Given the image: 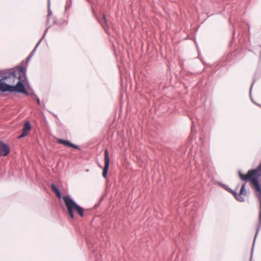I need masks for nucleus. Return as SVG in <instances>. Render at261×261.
Segmentation results:
<instances>
[{"mask_svg":"<svg viewBox=\"0 0 261 261\" xmlns=\"http://www.w3.org/2000/svg\"><path fill=\"white\" fill-rule=\"evenodd\" d=\"M63 199L67 208L68 213L71 219L74 218L73 212H76L81 217L84 216V209L76 203L69 196H64Z\"/></svg>","mask_w":261,"mask_h":261,"instance_id":"f03ea898","label":"nucleus"},{"mask_svg":"<svg viewBox=\"0 0 261 261\" xmlns=\"http://www.w3.org/2000/svg\"><path fill=\"white\" fill-rule=\"evenodd\" d=\"M57 142H58V143L61 144H63L66 146L72 147L73 148L77 149L79 150L80 149L79 147L77 145H74L67 140H65L63 139H60L58 140Z\"/></svg>","mask_w":261,"mask_h":261,"instance_id":"1a4fd4ad","label":"nucleus"},{"mask_svg":"<svg viewBox=\"0 0 261 261\" xmlns=\"http://www.w3.org/2000/svg\"><path fill=\"white\" fill-rule=\"evenodd\" d=\"M37 103H38V105H39V104H40V100H39V99H37Z\"/></svg>","mask_w":261,"mask_h":261,"instance_id":"f8f14e48","label":"nucleus"},{"mask_svg":"<svg viewBox=\"0 0 261 261\" xmlns=\"http://www.w3.org/2000/svg\"><path fill=\"white\" fill-rule=\"evenodd\" d=\"M10 152V148L6 144L0 142V156H6Z\"/></svg>","mask_w":261,"mask_h":261,"instance_id":"6e6552de","label":"nucleus"},{"mask_svg":"<svg viewBox=\"0 0 261 261\" xmlns=\"http://www.w3.org/2000/svg\"><path fill=\"white\" fill-rule=\"evenodd\" d=\"M102 27L106 29L107 28V22L106 20V15L103 14H102V18L101 20L99 21Z\"/></svg>","mask_w":261,"mask_h":261,"instance_id":"9b49d317","label":"nucleus"},{"mask_svg":"<svg viewBox=\"0 0 261 261\" xmlns=\"http://www.w3.org/2000/svg\"><path fill=\"white\" fill-rule=\"evenodd\" d=\"M239 176L243 181H249L250 185L256 192H261V164L255 169L248 171L246 174H244L241 171L238 173ZM259 222H261V200L259 214Z\"/></svg>","mask_w":261,"mask_h":261,"instance_id":"f257e3e1","label":"nucleus"},{"mask_svg":"<svg viewBox=\"0 0 261 261\" xmlns=\"http://www.w3.org/2000/svg\"><path fill=\"white\" fill-rule=\"evenodd\" d=\"M31 129V126L29 122H26L24 124L21 134L18 137L19 139L27 136Z\"/></svg>","mask_w":261,"mask_h":261,"instance_id":"0eeeda50","label":"nucleus"},{"mask_svg":"<svg viewBox=\"0 0 261 261\" xmlns=\"http://www.w3.org/2000/svg\"><path fill=\"white\" fill-rule=\"evenodd\" d=\"M104 162H105V166L103 168V172H102V175L103 176L106 178L107 176L109 168V164H110V159L109 156V152L107 149H106L105 150V159H104Z\"/></svg>","mask_w":261,"mask_h":261,"instance_id":"423d86ee","label":"nucleus"},{"mask_svg":"<svg viewBox=\"0 0 261 261\" xmlns=\"http://www.w3.org/2000/svg\"><path fill=\"white\" fill-rule=\"evenodd\" d=\"M246 183H244L241 188L240 191V193L238 194L235 191L230 190L229 192L231 193L234 197L240 202H243L244 201V198L243 197L246 196L247 195V192L245 190Z\"/></svg>","mask_w":261,"mask_h":261,"instance_id":"39448f33","label":"nucleus"},{"mask_svg":"<svg viewBox=\"0 0 261 261\" xmlns=\"http://www.w3.org/2000/svg\"><path fill=\"white\" fill-rule=\"evenodd\" d=\"M2 79H5V83L9 86H14L15 83L17 84L19 82L23 85L25 80L24 74L21 70L12 73L9 76H4Z\"/></svg>","mask_w":261,"mask_h":261,"instance_id":"20e7f679","label":"nucleus"},{"mask_svg":"<svg viewBox=\"0 0 261 261\" xmlns=\"http://www.w3.org/2000/svg\"><path fill=\"white\" fill-rule=\"evenodd\" d=\"M51 189L55 193L56 196L59 198H60L61 197V192H60L59 190L56 187V186L55 185L52 184L51 185Z\"/></svg>","mask_w":261,"mask_h":261,"instance_id":"9d476101","label":"nucleus"},{"mask_svg":"<svg viewBox=\"0 0 261 261\" xmlns=\"http://www.w3.org/2000/svg\"><path fill=\"white\" fill-rule=\"evenodd\" d=\"M0 91L4 92H17L28 95V91L25 90L24 85L17 83L15 86H9L5 82V79H0Z\"/></svg>","mask_w":261,"mask_h":261,"instance_id":"7ed1b4c3","label":"nucleus"}]
</instances>
